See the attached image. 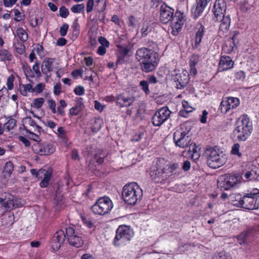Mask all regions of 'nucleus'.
Wrapping results in <instances>:
<instances>
[{"instance_id": "f257e3e1", "label": "nucleus", "mask_w": 259, "mask_h": 259, "mask_svg": "<svg viewBox=\"0 0 259 259\" xmlns=\"http://www.w3.org/2000/svg\"><path fill=\"white\" fill-rule=\"evenodd\" d=\"M136 58L140 64L142 70L145 72L154 70L159 60L156 52L146 48L138 49L136 52Z\"/></svg>"}, {"instance_id": "f03ea898", "label": "nucleus", "mask_w": 259, "mask_h": 259, "mask_svg": "<svg viewBox=\"0 0 259 259\" xmlns=\"http://www.w3.org/2000/svg\"><path fill=\"white\" fill-rule=\"evenodd\" d=\"M122 195L125 202L134 205L140 202L143 197V191L137 183H132L123 187Z\"/></svg>"}, {"instance_id": "7ed1b4c3", "label": "nucleus", "mask_w": 259, "mask_h": 259, "mask_svg": "<svg viewBox=\"0 0 259 259\" xmlns=\"http://www.w3.org/2000/svg\"><path fill=\"white\" fill-rule=\"evenodd\" d=\"M252 130L251 121L247 115L244 114L236 121L234 132L238 140L244 141L250 135Z\"/></svg>"}, {"instance_id": "20e7f679", "label": "nucleus", "mask_w": 259, "mask_h": 259, "mask_svg": "<svg viewBox=\"0 0 259 259\" xmlns=\"http://www.w3.org/2000/svg\"><path fill=\"white\" fill-rule=\"evenodd\" d=\"M206 154L208 165L213 169L219 168L225 164L228 158L227 154L217 147L207 149Z\"/></svg>"}, {"instance_id": "39448f33", "label": "nucleus", "mask_w": 259, "mask_h": 259, "mask_svg": "<svg viewBox=\"0 0 259 259\" xmlns=\"http://www.w3.org/2000/svg\"><path fill=\"white\" fill-rule=\"evenodd\" d=\"M190 127L187 124H183L180 128L174 134V141L176 145L181 148H185L188 146L191 138L188 135Z\"/></svg>"}, {"instance_id": "423d86ee", "label": "nucleus", "mask_w": 259, "mask_h": 259, "mask_svg": "<svg viewBox=\"0 0 259 259\" xmlns=\"http://www.w3.org/2000/svg\"><path fill=\"white\" fill-rule=\"evenodd\" d=\"M133 236L134 232L130 227L126 225L120 226L116 230L114 244L117 246L126 244Z\"/></svg>"}, {"instance_id": "0eeeda50", "label": "nucleus", "mask_w": 259, "mask_h": 259, "mask_svg": "<svg viewBox=\"0 0 259 259\" xmlns=\"http://www.w3.org/2000/svg\"><path fill=\"white\" fill-rule=\"evenodd\" d=\"M242 177L240 175H226L220 177L218 180V186L222 190H228L240 184Z\"/></svg>"}, {"instance_id": "6e6552de", "label": "nucleus", "mask_w": 259, "mask_h": 259, "mask_svg": "<svg viewBox=\"0 0 259 259\" xmlns=\"http://www.w3.org/2000/svg\"><path fill=\"white\" fill-rule=\"evenodd\" d=\"M113 204L111 199L108 197L99 198L92 206V211L98 215H103L108 213L113 208Z\"/></svg>"}, {"instance_id": "1a4fd4ad", "label": "nucleus", "mask_w": 259, "mask_h": 259, "mask_svg": "<svg viewBox=\"0 0 259 259\" xmlns=\"http://www.w3.org/2000/svg\"><path fill=\"white\" fill-rule=\"evenodd\" d=\"M259 194L258 189H253L250 193L244 195L239 201L240 206L247 209H256L258 207L255 198Z\"/></svg>"}, {"instance_id": "9d476101", "label": "nucleus", "mask_w": 259, "mask_h": 259, "mask_svg": "<svg viewBox=\"0 0 259 259\" xmlns=\"http://www.w3.org/2000/svg\"><path fill=\"white\" fill-rule=\"evenodd\" d=\"M66 234L67 240L71 245L76 247H80L83 244L84 241L82 235L76 232L73 228L68 227L66 228Z\"/></svg>"}, {"instance_id": "9b49d317", "label": "nucleus", "mask_w": 259, "mask_h": 259, "mask_svg": "<svg viewBox=\"0 0 259 259\" xmlns=\"http://www.w3.org/2000/svg\"><path fill=\"white\" fill-rule=\"evenodd\" d=\"M171 111L167 107H163L157 110L152 117V123L154 126H159L170 117Z\"/></svg>"}, {"instance_id": "f8f14e48", "label": "nucleus", "mask_w": 259, "mask_h": 259, "mask_svg": "<svg viewBox=\"0 0 259 259\" xmlns=\"http://www.w3.org/2000/svg\"><path fill=\"white\" fill-rule=\"evenodd\" d=\"M240 104L238 98L228 97L224 98L221 103V111L224 114L227 113L230 110L236 108Z\"/></svg>"}, {"instance_id": "ddd939ff", "label": "nucleus", "mask_w": 259, "mask_h": 259, "mask_svg": "<svg viewBox=\"0 0 259 259\" xmlns=\"http://www.w3.org/2000/svg\"><path fill=\"white\" fill-rule=\"evenodd\" d=\"M184 15L181 12H177L171 21L170 29L171 33L174 35H177L181 30L184 23Z\"/></svg>"}, {"instance_id": "4468645a", "label": "nucleus", "mask_w": 259, "mask_h": 259, "mask_svg": "<svg viewBox=\"0 0 259 259\" xmlns=\"http://www.w3.org/2000/svg\"><path fill=\"white\" fill-rule=\"evenodd\" d=\"M162 162L158 160L155 165L153 166L150 171V175L152 180L156 183L164 181L166 179L164 175V170L162 168Z\"/></svg>"}, {"instance_id": "2eb2a0df", "label": "nucleus", "mask_w": 259, "mask_h": 259, "mask_svg": "<svg viewBox=\"0 0 259 259\" xmlns=\"http://www.w3.org/2000/svg\"><path fill=\"white\" fill-rule=\"evenodd\" d=\"M34 151L40 155H49L55 151V146L51 143H37L33 146Z\"/></svg>"}, {"instance_id": "dca6fc26", "label": "nucleus", "mask_w": 259, "mask_h": 259, "mask_svg": "<svg viewBox=\"0 0 259 259\" xmlns=\"http://www.w3.org/2000/svg\"><path fill=\"white\" fill-rule=\"evenodd\" d=\"M174 9L166 5H162L160 8V21L163 24H166L172 20Z\"/></svg>"}, {"instance_id": "f3484780", "label": "nucleus", "mask_w": 259, "mask_h": 259, "mask_svg": "<svg viewBox=\"0 0 259 259\" xmlns=\"http://www.w3.org/2000/svg\"><path fill=\"white\" fill-rule=\"evenodd\" d=\"M178 89H181L187 85L189 81V76L186 70L179 71L174 76Z\"/></svg>"}, {"instance_id": "a211bd4d", "label": "nucleus", "mask_w": 259, "mask_h": 259, "mask_svg": "<svg viewBox=\"0 0 259 259\" xmlns=\"http://www.w3.org/2000/svg\"><path fill=\"white\" fill-rule=\"evenodd\" d=\"M0 204L2 206L7 209H13L23 205V203H21L20 199L14 200L11 195H9L5 198H0Z\"/></svg>"}, {"instance_id": "6ab92c4d", "label": "nucleus", "mask_w": 259, "mask_h": 259, "mask_svg": "<svg viewBox=\"0 0 259 259\" xmlns=\"http://www.w3.org/2000/svg\"><path fill=\"white\" fill-rule=\"evenodd\" d=\"M226 8V4L224 0H216L215 1L212 12L217 20L222 18V16L224 15Z\"/></svg>"}, {"instance_id": "aec40b11", "label": "nucleus", "mask_w": 259, "mask_h": 259, "mask_svg": "<svg viewBox=\"0 0 259 259\" xmlns=\"http://www.w3.org/2000/svg\"><path fill=\"white\" fill-rule=\"evenodd\" d=\"M210 0H196V5L192 8L191 11L194 19L198 18L203 13Z\"/></svg>"}, {"instance_id": "412c9836", "label": "nucleus", "mask_w": 259, "mask_h": 259, "mask_svg": "<svg viewBox=\"0 0 259 259\" xmlns=\"http://www.w3.org/2000/svg\"><path fill=\"white\" fill-rule=\"evenodd\" d=\"M116 100L118 106L124 107L132 105L135 101V98L132 96L121 94L116 96Z\"/></svg>"}, {"instance_id": "4be33fe9", "label": "nucleus", "mask_w": 259, "mask_h": 259, "mask_svg": "<svg viewBox=\"0 0 259 259\" xmlns=\"http://www.w3.org/2000/svg\"><path fill=\"white\" fill-rule=\"evenodd\" d=\"M38 175L39 176L38 179H41L42 181L40 183V186L41 188L47 187L49 184L52 175V169L48 168V169H40Z\"/></svg>"}, {"instance_id": "5701e85b", "label": "nucleus", "mask_w": 259, "mask_h": 259, "mask_svg": "<svg viewBox=\"0 0 259 259\" xmlns=\"http://www.w3.org/2000/svg\"><path fill=\"white\" fill-rule=\"evenodd\" d=\"M233 66L234 62L230 57L223 56L220 58L218 70L221 72L227 71L232 68Z\"/></svg>"}, {"instance_id": "b1692460", "label": "nucleus", "mask_w": 259, "mask_h": 259, "mask_svg": "<svg viewBox=\"0 0 259 259\" xmlns=\"http://www.w3.org/2000/svg\"><path fill=\"white\" fill-rule=\"evenodd\" d=\"M162 162V168L163 169L164 177L166 179L172 175L177 174V169L179 168V165L177 163H174L170 165H167L164 166V160H160Z\"/></svg>"}, {"instance_id": "393cba45", "label": "nucleus", "mask_w": 259, "mask_h": 259, "mask_svg": "<svg viewBox=\"0 0 259 259\" xmlns=\"http://www.w3.org/2000/svg\"><path fill=\"white\" fill-rule=\"evenodd\" d=\"M244 177L250 181L259 180V168L254 165L251 166V169L247 171L244 174Z\"/></svg>"}, {"instance_id": "a878e982", "label": "nucleus", "mask_w": 259, "mask_h": 259, "mask_svg": "<svg viewBox=\"0 0 259 259\" xmlns=\"http://www.w3.org/2000/svg\"><path fill=\"white\" fill-rule=\"evenodd\" d=\"M204 27L202 24L199 23L196 26V34L195 39V45L197 47L201 42L204 32Z\"/></svg>"}, {"instance_id": "bb28decb", "label": "nucleus", "mask_w": 259, "mask_h": 259, "mask_svg": "<svg viewBox=\"0 0 259 259\" xmlns=\"http://www.w3.org/2000/svg\"><path fill=\"white\" fill-rule=\"evenodd\" d=\"M94 2L98 3V5L100 7V10L103 11L105 9V0H88L87 4V12L90 13L93 10Z\"/></svg>"}, {"instance_id": "cd10ccee", "label": "nucleus", "mask_w": 259, "mask_h": 259, "mask_svg": "<svg viewBox=\"0 0 259 259\" xmlns=\"http://www.w3.org/2000/svg\"><path fill=\"white\" fill-rule=\"evenodd\" d=\"M237 34V33H235L232 38L227 40L225 45L223 47V49L225 53L230 54L233 51L234 48L236 46L235 39Z\"/></svg>"}, {"instance_id": "c85d7f7f", "label": "nucleus", "mask_w": 259, "mask_h": 259, "mask_svg": "<svg viewBox=\"0 0 259 259\" xmlns=\"http://www.w3.org/2000/svg\"><path fill=\"white\" fill-rule=\"evenodd\" d=\"M183 109L179 111V115L184 117H187L189 114L194 110V108L185 100L182 102Z\"/></svg>"}, {"instance_id": "c756f323", "label": "nucleus", "mask_w": 259, "mask_h": 259, "mask_svg": "<svg viewBox=\"0 0 259 259\" xmlns=\"http://www.w3.org/2000/svg\"><path fill=\"white\" fill-rule=\"evenodd\" d=\"M199 61L200 56L198 55H193L190 58V72L191 74L195 75L197 73L196 66Z\"/></svg>"}, {"instance_id": "7c9ffc66", "label": "nucleus", "mask_w": 259, "mask_h": 259, "mask_svg": "<svg viewBox=\"0 0 259 259\" xmlns=\"http://www.w3.org/2000/svg\"><path fill=\"white\" fill-rule=\"evenodd\" d=\"M222 19H220V24L219 30L223 32H226L229 29L231 24V18L229 15L225 16H222Z\"/></svg>"}, {"instance_id": "2f4dec72", "label": "nucleus", "mask_w": 259, "mask_h": 259, "mask_svg": "<svg viewBox=\"0 0 259 259\" xmlns=\"http://www.w3.org/2000/svg\"><path fill=\"white\" fill-rule=\"evenodd\" d=\"M54 61L53 59L48 58L42 62L41 71L44 74L47 75L53 70L52 67Z\"/></svg>"}, {"instance_id": "473e14b6", "label": "nucleus", "mask_w": 259, "mask_h": 259, "mask_svg": "<svg viewBox=\"0 0 259 259\" xmlns=\"http://www.w3.org/2000/svg\"><path fill=\"white\" fill-rule=\"evenodd\" d=\"M91 130L93 132L99 131L103 124V121L101 118H95L91 121Z\"/></svg>"}, {"instance_id": "72a5a7b5", "label": "nucleus", "mask_w": 259, "mask_h": 259, "mask_svg": "<svg viewBox=\"0 0 259 259\" xmlns=\"http://www.w3.org/2000/svg\"><path fill=\"white\" fill-rule=\"evenodd\" d=\"M139 28L142 36L143 37L147 36L151 31V27L149 23L146 21L142 22L139 26Z\"/></svg>"}, {"instance_id": "f704fd0d", "label": "nucleus", "mask_w": 259, "mask_h": 259, "mask_svg": "<svg viewBox=\"0 0 259 259\" xmlns=\"http://www.w3.org/2000/svg\"><path fill=\"white\" fill-rule=\"evenodd\" d=\"M23 123L26 129L28 127H32L33 130L34 129L37 130V126H39L36 124L35 121L30 117H26L23 118Z\"/></svg>"}, {"instance_id": "c9c22d12", "label": "nucleus", "mask_w": 259, "mask_h": 259, "mask_svg": "<svg viewBox=\"0 0 259 259\" xmlns=\"http://www.w3.org/2000/svg\"><path fill=\"white\" fill-rule=\"evenodd\" d=\"M37 130L34 129L35 133L31 132L30 130L25 129L27 133L29 134V138L35 141H37L39 139V135H40L41 128L39 126H37Z\"/></svg>"}, {"instance_id": "e433bc0d", "label": "nucleus", "mask_w": 259, "mask_h": 259, "mask_svg": "<svg viewBox=\"0 0 259 259\" xmlns=\"http://www.w3.org/2000/svg\"><path fill=\"white\" fill-rule=\"evenodd\" d=\"M20 92L23 96H27V93H33V88L31 84H21L20 85Z\"/></svg>"}, {"instance_id": "4c0bfd02", "label": "nucleus", "mask_w": 259, "mask_h": 259, "mask_svg": "<svg viewBox=\"0 0 259 259\" xmlns=\"http://www.w3.org/2000/svg\"><path fill=\"white\" fill-rule=\"evenodd\" d=\"M12 55L6 49L0 50V60L2 61H11L12 59Z\"/></svg>"}, {"instance_id": "58836bf2", "label": "nucleus", "mask_w": 259, "mask_h": 259, "mask_svg": "<svg viewBox=\"0 0 259 259\" xmlns=\"http://www.w3.org/2000/svg\"><path fill=\"white\" fill-rule=\"evenodd\" d=\"M16 34L23 42H25L28 39V34L22 28L20 27L17 28L16 30Z\"/></svg>"}, {"instance_id": "ea45409f", "label": "nucleus", "mask_w": 259, "mask_h": 259, "mask_svg": "<svg viewBox=\"0 0 259 259\" xmlns=\"http://www.w3.org/2000/svg\"><path fill=\"white\" fill-rule=\"evenodd\" d=\"M212 259H232V258L229 253L222 251L214 254Z\"/></svg>"}, {"instance_id": "a19ab883", "label": "nucleus", "mask_w": 259, "mask_h": 259, "mask_svg": "<svg viewBox=\"0 0 259 259\" xmlns=\"http://www.w3.org/2000/svg\"><path fill=\"white\" fill-rule=\"evenodd\" d=\"M65 238L66 235L64 231L62 230L56 232L53 237V238H54L55 240H58L59 242L62 243H64Z\"/></svg>"}, {"instance_id": "79ce46f5", "label": "nucleus", "mask_w": 259, "mask_h": 259, "mask_svg": "<svg viewBox=\"0 0 259 259\" xmlns=\"http://www.w3.org/2000/svg\"><path fill=\"white\" fill-rule=\"evenodd\" d=\"M67 104L65 100L61 99L59 101V105L57 109V113L63 116L65 114L64 108H66Z\"/></svg>"}, {"instance_id": "37998d69", "label": "nucleus", "mask_w": 259, "mask_h": 259, "mask_svg": "<svg viewBox=\"0 0 259 259\" xmlns=\"http://www.w3.org/2000/svg\"><path fill=\"white\" fill-rule=\"evenodd\" d=\"M85 7L84 4H76L73 5L70 10L73 13H80L84 11Z\"/></svg>"}, {"instance_id": "c03bdc74", "label": "nucleus", "mask_w": 259, "mask_h": 259, "mask_svg": "<svg viewBox=\"0 0 259 259\" xmlns=\"http://www.w3.org/2000/svg\"><path fill=\"white\" fill-rule=\"evenodd\" d=\"M120 53L122 56L118 57V60H117V64H122L124 61L123 57L126 55L129 52V50L127 48L121 47L119 50Z\"/></svg>"}, {"instance_id": "a18cd8bd", "label": "nucleus", "mask_w": 259, "mask_h": 259, "mask_svg": "<svg viewBox=\"0 0 259 259\" xmlns=\"http://www.w3.org/2000/svg\"><path fill=\"white\" fill-rule=\"evenodd\" d=\"M63 243L60 242L58 240H55L54 238H52V241L51 242V246L52 249V251L54 252L57 251L60 248L62 244Z\"/></svg>"}, {"instance_id": "49530a36", "label": "nucleus", "mask_w": 259, "mask_h": 259, "mask_svg": "<svg viewBox=\"0 0 259 259\" xmlns=\"http://www.w3.org/2000/svg\"><path fill=\"white\" fill-rule=\"evenodd\" d=\"M240 145L239 144L236 143L232 147L231 153L233 155H237L238 157H240L241 156L242 154L241 152L239 151Z\"/></svg>"}, {"instance_id": "de8ad7c7", "label": "nucleus", "mask_w": 259, "mask_h": 259, "mask_svg": "<svg viewBox=\"0 0 259 259\" xmlns=\"http://www.w3.org/2000/svg\"><path fill=\"white\" fill-rule=\"evenodd\" d=\"M16 120L14 119H10L5 124V128L10 131L11 130L13 129L16 126Z\"/></svg>"}, {"instance_id": "09e8293b", "label": "nucleus", "mask_w": 259, "mask_h": 259, "mask_svg": "<svg viewBox=\"0 0 259 259\" xmlns=\"http://www.w3.org/2000/svg\"><path fill=\"white\" fill-rule=\"evenodd\" d=\"M45 101L42 98H39L34 99L32 104L34 108H40L43 105Z\"/></svg>"}, {"instance_id": "8fccbe9b", "label": "nucleus", "mask_w": 259, "mask_h": 259, "mask_svg": "<svg viewBox=\"0 0 259 259\" xmlns=\"http://www.w3.org/2000/svg\"><path fill=\"white\" fill-rule=\"evenodd\" d=\"M48 104L49 108L52 112L54 114L57 113L56 104L55 101L53 99H50L48 101Z\"/></svg>"}, {"instance_id": "3c124183", "label": "nucleus", "mask_w": 259, "mask_h": 259, "mask_svg": "<svg viewBox=\"0 0 259 259\" xmlns=\"http://www.w3.org/2000/svg\"><path fill=\"white\" fill-rule=\"evenodd\" d=\"M14 79H15V77L13 74H11V75H10L9 76V77L8 78L7 81V85L8 89L9 90H11L13 89V87H14L13 82L14 81Z\"/></svg>"}, {"instance_id": "603ef678", "label": "nucleus", "mask_w": 259, "mask_h": 259, "mask_svg": "<svg viewBox=\"0 0 259 259\" xmlns=\"http://www.w3.org/2000/svg\"><path fill=\"white\" fill-rule=\"evenodd\" d=\"M140 85L146 94L148 95L149 94L150 91L149 90L148 84L147 81H141L140 82Z\"/></svg>"}, {"instance_id": "864d4df0", "label": "nucleus", "mask_w": 259, "mask_h": 259, "mask_svg": "<svg viewBox=\"0 0 259 259\" xmlns=\"http://www.w3.org/2000/svg\"><path fill=\"white\" fill-rule=\"evenodd\" d=\"M13 163L11 161L7 162L4 166V171L11 174L13 170Z\"/></svg>"}, {"instance_id": "5fc2aeb1", "label": "nucleus", "mask_w": 259, "mask_h": 259, "mask_svg": "<svg viewBox=\"0 0 259 259\" xmlns=\"http://www.w3.org/2000/svg\"><path fill=\"white\" fill-rule=\"evenodd\" d=\"M69 11L64 6H62L59 9V15L62 18H66L69 15Z\"/></svg>"}, {"instance_id": "6e6d98bb", "label": "nucleus", "mask_w": 259, "mask_h": 259, "mask_svg": "<svg viewBox=\"0 0 259 259\" xmlns=\"http://www.w3.org/2000/svg\"><path fill=\"white\" fill-rule=\"evenodd\" d=\"M55 133L60 138L64 139L66 137V132L63 127H59L57 129V132Z\"/></svg>"}, {"instance_id": "4d7b16f0", "label": "nucleus", "mask_w": 259, "mask_h": 259, "mask_svg": "<svg viewBox=\"0 0 259 259\" xmlns=\"http://www.w3.org/2000/svg\"><path fill=\"white\" fill-rule=\"evenodd\" d=\"M192 148V157L194 159H198L200 156L199 153L197 151L196 148L195 147V144H191L190 145V148Z\"/></svg>"}, {"instance_id": "13d9d810", "label": "nucleus", "mask_w": 259, "mask_h": 259, "mask_svg": "<svg viewBox=\"0 0 259 259\" xmlns=\"http://www.w3.org/2000/svg\"><path fill=\"white\" fill-rule=\"evenodd\" d=\"M73 91L76 95L82 96L84 95L85 91L82 86L78 85L74 88Z\"/></svg>"}, {"instance_id": "bf43d9fd", "label": "nucleus", "mask_w": 259, "mask_h": 259, "mask_svg": "<svg viewBox=\"0 0 259 259\" xmlns=\"http://www.w3.org/2000/svg\"><path fill=\"white\" fill-rule=\"evenodd\" d=\"M45 88V84L40 83L37 84L34 88H33V92H36L37 94L41 93Z\"/></svg>"}, {"instance_id": "052dcab7", "label": "nucleus", "mask_w": 259, "mask_h": 259, "mask_svg": "<svg viewBox=\"0 0 259 259\" xmlns=\"http://www.w3.org/2000/svg\"><path fill=\"white\" fill-rule=\"evenodd\" d=\"M235 78L240 81H243L245 78V72L243 71L237 72L235 74Z\"/></svg>"}, {"instance_id": "680f3d73", "label": "nucleus", "mask_w": 259, "mask_h": 259, "mask_svg": "<svg viewBox=\"0 0 259 259\" xmlns=\"http://www.w3.org/2000/svg\"><path fill=\"white\" fill-rule=\"evenodd\" d=\"M15 50L17 53L19 54H23L25 51V47L23 44H18L17 46H15Z\"/></svg>"}, {"instance_id": "e2e57ef3", "label": "nucleus", "mask_w": 259, "mask_h": 259, "mask_svg": "<svg viewBox=\"0 0 259 259\" xmlns=\"http://www.w3.org/2000/svg\"><path fill=\"white\" fill-rule=\"evenodd\" d=\"M69 25L65 23L60 28V34L62 36H64L66 35Z\"/></svg>"}, {"instance_id": "0e129e2a", "label": "nucleus", "mask_w": 259, "mask_h": 259, "mask_svg": "<svg viewBox=\"0 0 259 259\" xmlns=\"http://www.w3.org/2000/svg\"><path fill=\"white\" fill-rule=\"evenodd\" d=\"M14 14L15 16L14 20L17 22L21 21L24 17V15H23L22 13L17 9L14 10Z\"/></svg>"}, {"instance_id": "69168bd1", "label": "nucleus", "mask_w": 259, "mask_h": 259, "mask_svg": "<svg viewBox=\"0 0 259 259\" xmlns=\"http://www.w3.org/2000/svg\"><path fill=\"white\" fill-rule=\"evenodd\" d=\"M111 259H131V255L127 252H123L119 254L118 258L113 257Z\"/></svg>"}, {"instance_id": "338daca9", "label": "nucleus", "mask_w": 259, "mask_h": 259, "mask_svg": "<svg viewBox=\"0 0 259 259\" xmlns=\"http://www.w3.org/2000/svg\"><path fill=\"white\" fill-rule=\"evenodd\" d=\"M80 110L78 106H74L70 109L69 114L71 116L77 115L79 114Z\"/></svg>"}, {"instance_id": "774afa93", "label": "nucleus", "mask_w": 259, "mask_h": 259, "mask_svg": "<svg viewBox=\"0 0 259 259\" xmlns=\"http://www.w3.org/2000/svg\"><path fill=\"white\" fill-rule=\"evenodd\" d=\"M54 94L55 95H59L62 92L61 84L60 83H57L54 87Z\"/></svg>"}]
</instances>
